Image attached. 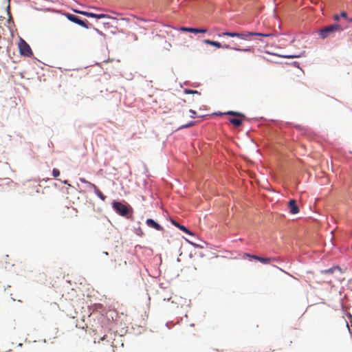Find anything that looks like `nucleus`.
Segmentation results:
<instances>
[{
	"instance_id": "nucleus-28",
	"label": "nucleus",
	"mask_w": 352,
	"mask_h": 352,
	"mask_svg": "<svg viewBox=\"0 0 352 352\" xmlns=\"http://www.w3.org/2000/svg\"><path fill=\"white\" fill-rule=\"evenodd\" d=\"M93 18L99 19V14H95V13H94Z\"/></svg>"
},
{
	"instance_id": "nucleus-1",
	"label": "nucleus",
	"mask_w": 352,
	"mask_h": 352,
	"mask_svg": "<svg viewBox=\"0 0 352 352\" xmlns=\"http://www.w3.org/2000/svg\"><path fill=\"white\" fill-rule=\"evenodd\" d=\"M256 35V36H265L268 37L272 36L271 34H262V33H256V32H244L241 33L238 32H225L222 34H218L219 37H222L223 36H228L230 37H236L241 40H248V37L250 36Z\"/></svg>"
},
{
	"instance_id": "nucleus-14",
	"label": "nucleus",
	"mask_w": 352,
	"mask_h": 352,
	"mask_svg": "<svg viewBox=\"0 0 352 352\" xmlns=\"http://www.w3.org/2000/svg\"><path fill=\"white\" fill-rule=\"evenodd\" d=\"M73 11L74 12H76V13H78V14H82V15H84V16H88V17H92L93 18V16H94V13L93 12H89L82 11V10H76V9H74Z\"/></svg>"
},
{
	"instance_id": "nucleus-26",
	"label": "nucleus",
	"mask_w": 352,
	"mask_h": 352,
	"mask_svg": "<svg viewBox=\"0 0 352 352\" xmlns=\"http://www.w3.org/2000/svg\"><path fill=\"white\" fill-rule=\"evenodd\" d=\"M80 181L82 182V183H85V184H88L89 185V184H91L90 182H88L87 181H86L85 179L83 178H80Z\"/></svg>"
},
{
	"instance_id": "nucleus-10",
	"label": "nucleus",
	"mask_w": 352,
	"mask_h": 352,
	"mask_svg": "<svg viewBox=\"0 0 352 352\" xmlns=\"http://www.w3.org/2000/svg\"><path fill=\"white\" fill-rule=\"evenodd\" d=\"M181 30L194 33H205L207 32L206 29H197L192 28H181Z\"/></svg>"
},
{
	"instance_id": "nucleus-9",
	"label": "nucleus",
	"mask_w": 352,
	"mask_h": 352,
	"mask_svg": "<svg viewBox=\"0 0 352 352\" xmlns=\"http://www.w3.org/2000/svg\"><path fill=\"white\" fill-rule=\"evenodd\" d=\"M305 52L302 51V52L295 53L293 54H281V55H278V56L280 57H283V58H300L301 56H303L305 55Z\"/></svg>"
},
{
	"instance_id": "nucleus-22",
	"label": "nucleus",
	"mask_w": 352,
	"mask_h": 352,
	"mask_svg": "<svg viewBox=\"0 0 352 352\" xmlns=\"http://www.w3.org/2000/svg\"><path fill=\"white\" fill-rule=\"evenodd\" d=\"M33 1L35 4L40 3L41 1H43V2H51L52 1L51 0H33Z\"/></svg>"
},
{
	"instance_id": "nucleus-15",
	"label": "nucleus",
	"mask_w": 352,
	"mask_h": 352,
	"mask_svg": "<svg viewBox=\"0 0 352 352\" xmlns=\"http://www.w3.org/2000/svg\"><path fill=\"white\" fill-rule=\"evenodd\" d=\"M230 122L232 124H234L235 126H237L241 125V124H242L241 120L240 119H238V118H232V119L230 120Z\"/></svg>"
},
{
	"instance_id": "nucleus-4",
	"label": "nucleus",
	"mask_w": 352,
	"mask_h": 352,
	"mask_svg": "<svg viewBox=\"0 0 352 352\" xmlns=\"http://www.w3.org/2000/svg\"><path fill=\"white\" fill-rule=\"evenodd\" d=\"M113 208L119 214L122 216H126L128 214L127 207L120 202L114 201L113 203Z\"/></svg>"
},
{
	"instance_id": "nucleus-32",
	"label": "nucleus",
	"mask_w": 352,
	"mask_h": 352,
	"mask_svg": "<svg viewBox=\"0 0 352 352\" xmlns=\"http://www.w3.org/2000/svg\"><path fill=\"white\" fill-rule=\"evenodd\" d=\"M349 21H352V18L349 19Z\"/></svg>"
},
{
	"instance_id": "nucleus-3",
	"label": "nucleus",
	"mask_w": 352,
	"mask_h": 352,
	"mask_svg": "<svg viewBox=\"0 0 352 352\" xmlns=\"http://www.w3.org/2000/svg\"><path fill=\"white\" fill-rule=\"evenodd\" d=\"M204 42L206 44L213 45L217 48L223 47L225 49H232L235 51H243V52L250 51V48L241 49L239 46H236V45L232 47H230L229 45H222L219 42L213 41H210V40H205Z\"/></svg>"
},
{
	"instance_id": "nucleus-6",
	"label": "nucleus",
	"mask_w": 352,
	"mask_h": 352,
	"mask_svg": "<svg viewBox=\"0 0 352 352\" xmlns=\"http://www.w3.org/2000/svg\"><path fill=\"white\" fill-rule=\"evenodd\" d=\"M288 207L289 209V212L292 214H296L299 212V208L296 204V202L294 199H291L289 201Z\"/></svg>"
},
{
	"instance_id": "nucleus-30",
	"label": "nucleus",
	"mask_w": 352,
	"mask_h": 352,
	"mask_svg": "<svg viewBox=\"0 0 352 352\" xmlns=\"http://www.w3.org/2000/svg\"><path fill=\"white\" fill-rule=\"evenodd\" d=\"M188 242L190 243V241H188ZM191 244H192V245L196 246V245H195V243H191Z\"/></svg>"
},
{
	"instance_id": "nucleus-8",
	"label": "nucleus",
	"mask_w": 352,
	"mask_h": 352,
	"mask_svg": "<svg viewBox=\"0 0 352 352\" xmlns=\"http://www.w3.org/2000/svg\"><path fill=\"white\" fill-rule=\"evenodd\" d=\"M146 225L148 226L152 227V228H155L157 230H162V227L158 223L155 221L153 219H148L146 221Z\"/></svg>"
},
{
	"instance_id": "nucleus-2",
	"label": "nucleus",
	"mask_w": 352,
	"mask_h": 352,
	"mask_svg": "<svg viewBox=\"0 0 352 352\" xmlns=\"http://www.w3.org/2000/svg\"><path fill=\"white\" fill-rule=\"evenodd\" d=\"M343 28L338 24L329 25L320 31V35L322 38L327 37L333 32H342Z\"/></svg>"
},
{
	"instance_id": "nucleus-31",
	"label": "nucleus",
	"mask_w": 352,
	"mask_h": 352,
	"mask_svg": "<svg viewBox=\"0 0 352 352\" xmlns=\"http://www.w3.org/2000/svg\"><path fill=\"white\" fill-rule=\"evenodd\" d=\"M258 41L263 42L262 39H258Z\"/></svg>"
},
{
	"instance_id": "nucleus-27",
	"label": "nucleus",
	"mask_w": 352,
	"mask_h": 352,
	"mask_svg": "<svg viewBox=\"0 0 352 352\" xmlns=\"http://www.w3.org/2000/svg\"><path fill=\"white\" fill-rule=\"evenodd\" d=\"M340 15L342 17H344V18H346V16H347L346 12H342Z\"/></svg>"
},
{
	"instance_id": "nucleus-29",
	"label": "nucleus",
	"mask_w": 352,
	"mask_h": 352,
	"mask_svg": "<svg viewBox=\"0 0 352 352\" xmlns=\"http://www.w3.org/2000/svg\"><path fill=\"white\" fill-rule=\"evenodd\" d=\"M335 19L337 21L339 20V16L338 15L335 16Z\"/></svg>"
},
{
	"instance_id": "nucleus-12",
	"label": "nucleus",
	"mask_w": 352,
	"mask_h": 352,
	"mask_svg": "<svg viewBox=\"0 0 352 352\" xmlns=\"http://www.w3.org/2000/svg\"><path fill=\"white\" fill-rule=\"evenodd\" d=\"M89 186H91L94 190V192L98 198H100L102 201H104L105 197L102 195V193L100 191L98 190L96 185L93 184H89Z\"/></svg>"
},
{
	"instance_id": "nucleus-13",
	"label": "nucleus",
	"mask_w": 352,
	"mask_h": 352,
	"mask_svg": "<svg viewBox=\"0 0 352 352\" xmlns=\"http://www.w3.org/2000/svg\"><path fill=\"white\" fill-rule=\"evenodd\" d=\"M247 256L249 257L254 258V259L258 260L261 263H264V264H267L270 261V258H263V257H259L257 256H251L250 254H247Z\"/></svg>"
},
{
	"instance_id": "nucleus-19",
	"label": "nucleus",
	"mask_w": 352,
	"mask_h": 352,
	"mask_svg": "<svg viewBox=\"0 0 352 352\" xmlns=\"http://www.w3.org/2000/svg\"><path fill=\"white\" fill-rule=\"evenodd\" d=\"M184 92L187 94H199V92L196 90L186 89Z\"/></svg>"
},
{
	"instance_id": "nucleus-23",
	"label": "nucleus",
	"mask_w": 352,
	"mask_h": 352,
	"mask_svg": "<svg viewBox=\"0 0 352 352\" xmlns=\"http://www.w3.org/2000/svg\"><path fill=\"white\" fill-rule=\"evenodd\" d=\"M193 124V122H189L188 124H185V125H183L182 126L179 127V129H182V128H186V127H188V126H190Z\"/></svg>"
},
{
	"instance_id": "nucleus-5",
	"label": "nucleus",
	"mask_w": 352,
	"mask_h": 352,
	"mask_svg": "<svg viewBox=\"0 0 352 352\" xmlns=\"http://www.w3.org/2000/svg\"><path fill=\"white\" fill-rule=\"evenodd\" d=\"M65 16L67 17V19L69 21H70L76 24H78V25H80L84 28H86V29L88 28L87 23L85 21H83L82 20H81L80 19H79L78 16L71 14H66Z\"/></svg>"
},
{
	"instance_id": "nucleus-17",
	"label": "nucleus",
	"mask_w": 352,
	"mask_h": 352,
	"mask_svg": "<svg viewBox=\"0 0 352 352\" xmlns=\"http://www.w3.org/2000/svg\"><path fill=\"white\" fill-rule=\"evenodd\" d=\"M94 30L99 36H100V37L102 38V40H105L106 36H105L104 34H103L101 31H100L97 28H94Z\"/></svg>"
},
{
	"instance_id": "nucleus-16",
	"label": "nucleus",
	"mask_w": 352,
	"mask_h": 352,
	"mask_svg": "<svg viewBox=\"0 0 352 352\" xmlns=\"http://www.w3.org/2000/svg\"><path fill=\"white\" fill-rule=\"evenodd\" d=\"M224 114H228V115H232V116H243V115L239 112H237V111H229L226 113H225Z\"/></svg>"
},
{
	"instance_id": "nucleus-11",
	"label": "nucleus",
	"mask_w": 352,
	"mask_h": 352,
	"mask_svg": "<svg viewBox=\"0 0 352 352\" xmlns=\"http://www.w3.org/2000/svg\"><path fill=\"white\" fill-rule=\"evenodd\" d=\"M32 55V52L30 45L23 41V56H31Z\"/></svg>"
},
{
	"instance_id": "nucleus-24",
	"label": "nucleus",
	"mask_w": 352,
	"mask_h": 352,
	"mask_svg": "<svg viewBox=\"0 0 352 352\" xmlns=\"http://www.w3.org/2000/svg\"><path fill=\"white\" fill-rule=\"evenodd\" d=\"M335 270H338L339 272H340V269L339 267H336V268H331L328 270H326L325 272H332Z\"/></svg>"
},
{
	"instance_id": "nucleus-25",
	"label": "nucleus",
	"mask_w": 352,
	"mask_h": 352,
	"mask_svg": "<svg viewBox=\"0 0 352 352\" xmlns=\"http://www.w3.org/2000/svg\"><path fill=\"white\" fill-rule=\"evenodd\" d=\"M189 112H190V114H191V115H190V117H191V118H195V114H196V112H195L194 110H192V109H190V110L189 111Z\"/></svg>"
},
{
	"instance_id": "nucleus-20",
	"label": "nucleus",
	"mask_w": 352,
	"mask_h": 352,
	"mask_svg": "<svg viewBox=\"0 0 352 352\" xmlns=\"http://www.w3.org/2000/svg\"><path fill=\"white\" fill-rule=\"evenodd\" d=\"M52 175L54 177H57L60 175V172L58 169L54 168L52 170Z\"/></svg>"
},
{
	"instance_id": "nucleus-21",
	"label": "nucleus",
	"mask_w": 352,
	"mask_h": 352,
	"mask_svg": "<svg viewBox=\"0 0 352 352\" xmlns=\"http://www.w3.org/2000/svg\"><path fill=\"white\" fill-rule=\"evenodd\" d=\"M111 17L105 14H99V19H111Z\"/></svg>"
},
{
	"instance_id": "nucleus-7",
	"label": "nucleus",
	"mask_w": 352,
	"mask_h": 352,
	"mask_svg": "<svg viewBox=\"0 0 352 352\" xmlns=\"http://www.w3.org/2000/svg\"><path fill=\"white\" fill-rule=\"evenodd\" d=\"M171 223L175 226H176L177 228H178L179 230H181L182 231L184 232L185 233L188 234V235L190 236H194V234L193 232H192L190 230H189L188 229H187L184 226H182V225H180L179 223H177L174 220H171Z\"/></svg>"
},
{
	"instance_id": "nucleus-18",
	"label": "nucleus",
	"mask_w": 352,
	"mask_h": 352,
	"mask_svg": "<svg viewBox=\"0 0 352 352\" xmlns=\"http://www.w3.org/2000/svg\"><path fill=\"white\" fill-rule=\"evenodd\" d=\"M18 48H19V52L21 54H22V50H23V48H22V38L19 37V43H18Z\"/></svg>"
}]
</instances>
